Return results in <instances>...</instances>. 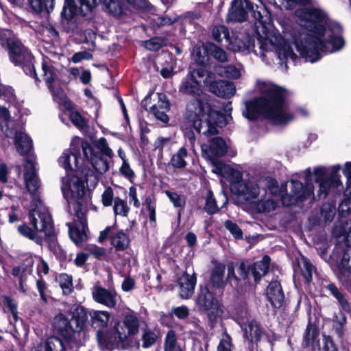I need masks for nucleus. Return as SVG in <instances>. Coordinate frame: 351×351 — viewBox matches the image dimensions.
<instances>
[{
  "instance_id": "58836bf2",
  "label": "nucleus",
  "mask_w": 351,
  "mask_h": 351,
  "mask_svg": "<svg viewBox=\"0 0 351 351\" xmlns=\"http://www.w3.org/2000/svg\"><path fill=\"white\" fill-rule=\"evenodd\" d=\"M207 49H208L210 55L216 60L221 62H225L228 60V53L215 44L210 43H207Z\"/></svg>"
},
{
  "instance_id": "423d86ee",
  "label": "nucleus",
  "mask_w": 351,
  "mask_h": 351,
  "mask_svg": "<svg viewBox=\"0 0 351 351\" xmlns=\"http://www.w3.org/2000/svg\"><path fill=\"white\" fill-rule=\"evenodd\" d=\"M223 116L212 109L210 105L201 98L190 100L186 107L184 121L198 133L208 136L219 133L217 126Z\"/></svg>"
},
{
  "instance_id": "6ab92c4d",
  "label": "nucleus",
  "mask_w": 351,
  "mask_h": 351,
  "mask_svg": "<svg viewBox=\"0 0 351 351\" xmlns=\"http://www.w3.org/2000/svg\"><path fill=\"white\" fill-rule=\"evenodd\" d=\"M42 69L44 80L51 90L54 99L58 102H62L64 99V95L58 82L57 71L52 65L47 62L43 63Z\"/></svg>"
},
{
  "instance_id": "5fc2aeb1",
  "label": "nucleus",
  "mask_w": 351,
  "mask_h": 351,
  "mask_svg": "<svg viewBox=\"0 0 351 351\" xmlns=\"http://www.w3.org/2000/svg\"><path fill=\"white\" fill-rule=\"evenodd\" d=\"M165 193L175 207H184L185 204V198L183 195L169 191H165Z\"/></svg>"
},
{
  "instance_id": "4d7b16f0",
  "label": "nucleus",
  "mask_w": 351,
  "mask_h": 351,
  "mask_svg": "<svg viewBox=\"0 0 351 351\" xmlns=\"http://www.w3.org/2000/svg\"><path fill=\"white\" fill-rule=\"evenodd\" d=\"M302 274L306 278V281L309 282L312 280V274L315 269V267L311 264V263L307 258H302Z\"/></svg>"
},
{
  "instance_id": "ddd939ff",
  "label": "nucleus",
  "mask_w": 351,
  "mask_h": 351,
  "mask_svg": "<svg viewBox=\"0 0 351 351\" xmlns=\"http://www.w3.org/2000/svg\"><path fill=\"white\" fill-rule=\"evenodd\" d=\"M8 50L11 62L21 66L27 75L37 80L33 63L34 58L28 49L20 41L14 39L8 42Z\"/></svg>"
},
{
  "instance_id": "a19ab883",
  "label": "nucleus",
  "mask_w": 351,
  "mask_h": 351,
  "mask_svg": "<svg viewBox=\"0 0 351 351\" xmlns=\"http://www.w3.org/2000/svg\"><path fill=\"white\" fill-rule=\"evenodd\" d=\"M130 211V208L127 202L119 197H116L114 199L113 212L114 214L121 217H127Z\"/></svg>"
},
{
  "instance_id": "603ef678",
  "label": "nucleus",
  "mask_w": 351,
  "mask_h": 351,
  "mask_svg": "<svg viewBox=\"0 0 351 351\" xmlns=\"http://www.w3.org/2000/svg\"><path fill=\"white\" fill-rule=\"evenodd\" d=\"M95 146L104 154L109 158L114 156L113 151L109 147L108 143L105 138H99L95 141Z\"/></svg>"
},
{
  "instance_id": "4468645a",
  "label": "nucleus",
  "mask_w": 351,
  "mask_h": 351,
  "mask_svg": "<svg viewBox=\"0 0 351 351\" xmlns=\"http://www.w3.org/2000/svg\"><path fill=\"white\" fill-rule=\"evenodd\" d=\"M195 307L201 312L206 313L211 322H216L223 313L218 300L207 287H201L195 298Z\"/></svg>"
},
{
  "instance_id": "338daca9",
  "label": "nucleus",
  "mask_w": 351,
  "mask_h": 351,
  "mask_svg": "<svg viewBox=\"0 0 351 351\" xmlns=\"http://www.w3.org/2000/svg\"><path fill=\"white\" fill-rule=\"evenodd\" d=\"M346 197L341 202L339 206V213L342 215H348L351 211V195H346Z\"/></svg>"
},
{
  "instance_id": "4be33fe9",
  "label": "nucleus",
  "mask_w": 351,
  "mask_h": 351,
  "mask_svg": "<svg viewBox=\"0 0 351 351\" xmlns=\"http://www.w3.org/2000/svg\"><path fill=\"white\" fill-rule=\"evenodd\" d=\"M196 277L184 274L178 279V295L182 299H189L194 293Z\"/></svg>"
},
{
  "instance_id": "864d4df0",
  "label": "nucleus",
  "mask_w": 351,
  "mask_h": 351,
  "mask_svg": "<svg viewBox=\"0 0 351 351\" xmlns=\"http://www.w3.org/2000/svg\"><path fill=\"white\" fill-rule=\"evenodd\" d=\"M204 209L209 214L215 213L218 212L219 209V206L217 205L215 199L213 197V193L211 191H208Z\"/></svg>"
},
{
  "instance_id": "cd10ccee",
  "label": "nucleus",
  "mask_w": 351,
  "mask_h": 351,
  "mask_svg": "<svg viewBox=\"0 0 351 351\" xmlns=\"http://www.w3.org/2000/svg\"><path fill=\"white\" fill-rule=\"evenodd\" d=\"M244 337L249 341L257 343L263 335V330L259 324L253 320H250L247 324L242 328Z\"/></svg>"
},
{
  "instance_id": "f704fd0d",
  "label": "nucleus",
  "mask_w": 351,
  "mask_h": 351,
  "mask_svg": "<svg viewBox=\"0 0 351 351\" xmlns=\"http://www.w3.org/2000/svg\"><path fill=\"white\" fill-rule=\"evenodd\" d=\"M18 232L21 235L26 237L38 245H41L43 241V236L40 235V232H37L29 227L26 223H23L17 227Z\"/></svg>"
},
{
  "instance_id": "0eeeda50",
  "label": "nucleus",
  "mask_w": 351,
  "mask_h": 351,
  "mask_svg": "<svg viewBox=\"0 0 351 351\" xmlns=\"http://www.w3.org/2000/svg\"><path fill=\"white\" fill-rule=\"evenodd\" d=\"M256 43L249 36H245L243 38H237L232 45V50L245 53L254 52L256 55L260 56L263 60L267 56L266 53H271L274 51L276 55L280 60L281 65L285 64V69H287V64L289 60L294 62L297 58V55L293 52L290 44L288 43V38H283L279 34H276V40L272 42L271 47L268 45L265 49L260 51L258 37L256 32Z\"/></svg>"
},
{
  "instance_id": "c756f323",
  "label": "nucleus",
  "mask_w": 351,
  "mask_h": 351,
  "mask_svg": "<svg viewBox=\"0 0 351 351\" xmlns=\"http://www.w3.org/2000/svg\"><path fill=\"white\" fill-rule=\"evenodd\" d=\"M15 145L21 155L27 154L32 147V143L29 137L22 132H17L15 134Z\"/></svg>"
},
{
  "instance_id": "c9c22d12",
  "label": "nucleus",
  "mask_w": 351,
  "mask_h": 351,
  "mask_svg": "<svg viewBox=\"0 0 351 351\" xmlns=\"http://www.w3.org/2000/svg\"><path fill=\"white\" fill-rule=\"evenodd\" d=\"M82 15V8H78L74 3L73 0H65L64 5L61 12V16L66 20L72 19L75 15Z\"/></svg>"
},
{
  "instance_id": "a18cd8bd",
  "label": "nucleus",
  "mask_w": 351,
  "mask_h": 351,
  "mask_svg": "<svg viewBox=\"0 0 351 351\" xmlns=\"http://www.w3.org/2000/svg\"><path fill=\"white\" fill-rule=\"evenodd\" d=\"M59 285L64 294H69L73 291L72 277L66 274H61L58 278Z\"/></svg>"
},
{
  "instance_id": "774afa93",
  "label": "nucleus",
  "mask_w": 351,
  "mask_h": 351,
  "mask_svg": "<svg viewBox=\"0 0 351 351\" xmlns=\"http://www.w3.org/2000/svg\"><path fill=\"white\" fill-rule=\"evenodd\" d=\"M343 173L348 180V185L344 193H346V195H351V162L346 163Z\"/></svg>"
},
{
  "instance_id": "dca6fc26",
  "label": "nucleus",
  "mask_w": 351,
  "mask_h": 351,
  "mask_svg": "<svg viewBox=\"0 0 351 351\" xmlns=\"http://www.w3.org/2000/svg\"><path fill=\"white\" fill-rule=\"evenodd\" d=\"M210 82L211 73L203 68H199L187 75L180 86V92L199 97L202 94V85L208 86Z\"/></svg>"
},
{
  "instance_id": "c03bdc74",
  "label": "nucleus",
  "mask_w": 351,
  "mask_h": 351,
  "mask_svg": "<svg viewBox=\"0 0 351 351\" xmlns=\"http://www.w3.org/2000/svg\"><path fill=\"white\" fill-rule=\"evenodd\" d=\"M326 287L330 293L337 298L342 308L346 311H348L350 310L349 304L343 295L339 291L337 287L332 283L328 284Z\"/></svg>"
},
{
  "instance_id": "7ed1b4c3",
  "label": "nucleus",
  "mask_w": 351,
  "mask_h": 351,
  "mask_svg": "<svg viewBox=\"0 0 351 351\" xmlns=\"http://www.w3.org/2000/svg\"><path fill=\"white\" fill-rule=\"evenodd\" d=\"M82 150L84 158L88 161L95 171L103 174L109 169V164L101 154L95 152L90 144L84 141L80 137H74L71 142L69 150L64 151L58 159L59 164L66 171L78 170L81 171L86 182H90L92 186H95L98 182V178L95 173L88 169H82L79 166L77 155L80 150Z\"/></svg>"
},
{
  "instance_id": "6e6d98bb",
  "label": "nucleus",
  "mask_w": 351,
  "mask_h": 351,
  "mask_svg": "<svg viewBox=\"0 0 351 351\" xmlns=\"http://www.w3.org/2000/svg\"><path fill=\"white\" fill-rule=\"evenodd\" d=\"M114 192L110 186L107 187L101 195V203L104 206L108 207L114 204Z\"/></svg>"
},
{
  "instance_id": "412c9836",
  "label": "nucleus",
  "mask_w": 351,
  "mask_h": 351,
  "mask_svg": "<svg viewBox=\"0 0 351 351\" xmlns=\"http://www.w3.org/2000/svg\"><path fill=\"white\" fill-rule=\"evenodd\" d=\"M24 169L25 187L29 193L34 194L40 187V180L36 171V164L32 160L27 159Z\"/></svg>"
},
{
  "instance_id": "37998d69",
  "label": "nucleus",
  "mask_w": 351,
  "mask_h": 351,
  "mask_svg": "<svg viewBox=\"0 0 351 351\" xmlns=\"http://www.w3.org/2000/svg\"><path fill=\"white\" fill-rule=\"evenodd\" d=\"M193 54L195 56L196 61L199 64H206L209 60V52L207 49V43L202 46H197L194 49Z\"/></svg>"
},
{
  "instance_id": "2eb2a0df",
  "label": "nucleus",
  "mask_w": 351,
  "mask_h": 351,
  "mask_svg": "<svg viewBox=\"0 0 351 351\" xmlns=\"http://www.w3.org/2000/svg\"><path fill=\"white\" fill-rule=\"evenodd\" d=\"M29 219L33 228L44 233L45 237L53 234V226L48 208L40 200H35V207L29 211Z\"/></svg>"
},
{
  "instance_id": "a878e982",
  "label": "nucleus",
  "mask_w": 351,
  "mask_h": 351,
  "mask_svg": "<svg viewBox=\"0 0 351 351\" xmlns=\"http://www.w3.org/2000/svg\"><path fill=\"white\" fill-rule=\"evenodd\" d=\"M169 110V103L164 94H158L157 104L150 108V112L158 120L163 123L169 121L167 112Z\"/></svg>"
},
{
  "instance_id": "20e7f679",
  "label": "nucleus",
  "mask_w": 351,
  "mask_h": 351,
  "mask_svg": "<svg viewBox=\"0 0 351 351\" xmlns=\"http://www.w3.org/2000/svg\"><path fill=\"white\" fill-rule=\"evenodd\" d=\"M252 12L256 20V32L259 36L260 51L267 46H272V42L276 40L275 33L270 30V17L267 14L264 7L254 5L250 0H233L229 10L228 19L231 21L243 22L247 19L249 12Z\"/></svg>"
},
{
  "instance_id": "49530a36",
  "label": "nucleus",
  "mask_w": 351,
  "mask_h": 351,
  "mask_svg": "<svg viewBox=\"0 0 351 351\" xmlns=\"http://www.w3.org/2000/svg\"><path fill=\"white\" fill-rule=\"evenodd\" d=\"M47 351H64L65 346L62 339L51 337L46 341Z\"/></svg>"
},
{
  "instance_id": "052dcab7",
  "label": "nucleus",
  "mask_w": 351,
  "mask_h": 351,
  "mask_svg": "<svg viewBox=\"0 0 351 351\" xmlns=\"http://www.w3.org/2000/svg\"><path fill=\"white\" fill-rule=\"evenodd\" d=\"M225 227L230 232L235 239H239L243 237V232L237 223L228 220L225 222Z\"/></svg>"
},
{
  "instance_id": "e2e57ef3",
  "label": "nucleus",
  "mask_w": 351,
  "mask_h": 351,
  "mask_svg": "<svg viewBox=\"0 0 351 351\" xmlns=\"http://www.w3.org/2000/svg\"><path fill=\"white\" fill-rule=\"evenodd\" d=\"M156 335L150 331L145 332L142 336L143 347L149 348L154 345L156 341Z\"/></svg>"
},
{
  "instance_id": "f8f14e48",
  "label": "nucleus",
  "mask_w": 351,
  "mask_h": 351,
  "mask_svg": "<svg viewBox=\"0 0 351 351\" xmlns=\"http://www.w3.org/2000/svg\"><path fill=\"white\" fill-rule=\"evenodd\" d=\"M86 321L83 310L77 311L72 315L60 313L53 318V328L62 336L69 337L73 332L82 330Z\"/></svg>"
},
{
  "instance_id": "72a5a7b5",
  "label": "nucleus",
  "mask_w": 351,
  "mask_h": 351,
  "mask_svg": "<svg viewBox=\"0 0 351 351\" xmlns=\"http://www.w3.org/2000/svg\"><path fill=\"white\" fill-rule=\"evenodd\" d=\"M32 10L37 13H50L54 8V0H28Z\"/></svg>"
},
{
  "instance_id": "de8ad7c7",
  "label": "nucleus",
  "mask_w": 351,
  "mask_h": 351,
  "mask_svg": "<svg viewBox=\"0 0 351 351\" xmlns=\"http://www.w3.org/2000/svg\"><path fill=\"white\" fill-rule=\"evenodd\" d=\"M336 213V208L333 204L325 203L321 208V215L326 222H330L333 220Z\"/></svg>"
},
{
  "instance_id": "a211bd4d",
  "label": "nucleus",
  "mask_w": 351,
  "mask_h": 351,
  "mask_svg": "<svg viewBox=\"0 0 351 351\" xmlns=\"http://www.w3.org/2000/svg\"><path fill=\"white\" fill-rule=\"evenodd\" d=\"M305 180L306 185L304 187L302 183L298 180H291V191L289 195H285L282 197V202L285 206H290L298 201H303L313 193V187L308 182L311 178L310 169H306Z\"/></svg>"
},
{
  "instance_id": "8fccbe9b",
  "label": "nucleus",
  "mask_w": 351,
  "mask_h": 351,
  "mask_svg": "<svg viewBox=\"0 0 351 351\" xmlns=\"http://www.w3.org/2000/svg\"><path fill=\"white\" fill-rule=\"evenodd\" d=\"M217 351H234V346L232 344L231 337L224 332L217 346Z\"/></svg>"
},
{
  "instance_id": "e433bc0d",
  "label": "nucleus",
  "mask_w": 351,
  "mask_h": 351,
  "mask_svg": "<svg viewBox=\"0 0 351 351\" xmlns=\"http://www.w3.org/2000/svg\"><path fill=\"white\" fill-rule=\"evenodd\" d=\"M111 243L117 250H123L129 245L130 239L127 234L119 231L111 238Z\"/></svg>"
},
{
  "instance_id": "f3484780",
  "label": "nucleus",
  "mask_w": 351,
  "mask_h": 351,
  "mask_svg": "<svg viewBox=\"0 0 351 351\" xmlns=\"http://www.w3.org/2000/svg\"><path fill=\"white\" fill-rule=\"evenodd\" d=\"M339 166H334L328 176H326L327 169L324 167H317L314 169L315 180L319 183L317 196L320 199L325 198L328 193L335 188L341 185L340 176L338 172Z\"/></svg>"
},
{
  "instance_id": "39448f33",
  "label": "nucleus",
  "mask_w": 351,
  "mask_h": 351,
  "mask_svg": "<svg viewBox=\"0 0 351 351\" xmlns=\"http://www.w3.org/2000/svg\"><path fill=\"white\" fill-rule=\"evenodd\" d=\"M235 180L231 182L232 193L242 196L251 209L257 213L272 212L278 207V201L267 194L262 183L256 184L254 179H241V173L234 171Z\"/></svg>"
},
{
  "instance_id": "473e14b6",
  "label": "nucleus",
  "mask_w": 351,
  "mask_h": 351,
  "mask_svg": "<svg viewBox=\"0 0 351 351\" xmlns=\"http://www.w3.org/2000/svg\"><path fill=\"white\" fill-rule=\"evenodd\" d=\"M215 71L221 77L233 80L239 79L241 76V69L234 65H218L215 66Z\"/></svg>"
},
{
  "instance_id": "6e6552de",
  "label": "nucleus",
  "mask_w": 351,
  "mask_h": 351,
  "mask_svg": "<svg viewBox=\"0 0 351 351\" xmlns=\"http://www.w3.org/2000/svg\"><path fill=\"white\" fill-rule=\"evenodd\" d=\"M138 320L132 315L125 316L122 322L117 323L110 332H97L99 346L103 350L113 348L126 349L130 336L138 331Z\"/></svg>"
},
{
  "instance_id": "4c0bfd02",
  "label": "nucleus",
  "mask_w": 351,
  "mask_h": 351,
  "mask_svg": "<svg viewBox=\"0 0 351 351\" xmlns=\"http://www.w3.org/2000/svg\"><path fill=\"white\" fill-rule=\"evenodd\" d=\"M338 267L340 273L343 276L350 278L351 276V249L348 250L343 254Z\"/></svg>"
},
{
  "instance_id": "393cba45",
  "label": "nucleus",
  "mask_w": 351,
  "mask_h": 351,
  "mask_svg": "<svg viewBox=\"0 0 351 351\" xmlns=\"http://www.w3.org/2000/svg\"><path fill=\"white\" fill-rule=\"evenodd\" d=\"M251 268L244 262L240 263H230L228 265L227 279L239 281L247 278Z\"/></svg>"
},
{
  "instance_id": "79ce46f5",
  "label": "nucleus",
  "mask_w": 351,
  "mask_h": 351,
  "mask_svg": "<svg viewBox=\"0 0 351 351\" xmlns=\"http://www.w3.org/2000/svg\"><path fill=\"white\" fill-rule=\"evenodd\" d=\"M178 349H182L177 343V337L176 332L171 330L167 333L165 342L164 350L165 351H176Z\"/></svg>"
},
{
  "instance_id": "3c124183",
  "label": "nucleus",
  "mask_w": 351,
  "mask_h": 351,
  "mask_svg": "<svg viewBox=\"0 0 351 351\" xmlns=\"http://www.w3.org/2000/svg\"><path fill=\"white\" fill-rule=\"evenodd\" d=\"M213 38L217 42H221L223 39H228L229 32L226 27L223 25L215 26L212 32Z\"/></svg>"
},
{
  "instance_id": "ea45409f",
  "label": "nucleus",
  "mask_w": 351,
  "mask_h": 351,
  "mask_svg": "<svg viewBox=\"0 0 351 351\" xmlns=\"http://www.w3.org/2000/svg\"><path fill=\"white\" fill-rule=\"evenodd\" d=\"M188 153L185 147H182L178 149L171 159V164L176 168H184L186 165L185 158Z\"/></svg>"
},
{
  "instance_id": "0e129e2a",
  "label": "nucleus",
  "mask_w": 351,
  "mask_h": 351,
  "mask_svg": "<svg viewBox=\"0 0 351 351\" xmlns=\"http://www.w3.org/2000/svg\"><path fill=\"white\" fill-rule=\"evenodd\" d=\"M162 40L160 38H154L144 42V46L150 51H158L162 45Z\"/></svg>"
},
{
  "instance_id": "aec40b11",
  "label": "nucleus",
  "mask_w": 351,
  "mask_h": 351,
  "mask_svg": "<svg viewBox=\"0 0 351 351\" xmlns=\"http://www.w3.org/2000/svg\"><path fill=\"white\" fill-rule=\"evenodd\" d=\"M93 300L108 308L115 307L119 297L114 290L106 289L101 287L95 286L92 291Z\"/></svg>"
},
{
  "instance_id": "9b49d317",
  "label": "nucleus",
  "mask_w": 351,
  "mask_h": 351,
  "mask_svg": "<svg viewBox=\"0 0 351 351\" xmlns=\"http://www.w3.org/2000/svg\"><path fill=\"white\" fill-rule=\"evenodd\" d=\"M215 135L202 144V154L206 160L210 161L213 165L212 171L221 174L226 167L222 163L217 162V160L225 156L228 151V146L221 137Z\"/></svg>"
},
{
  "instance_id": "5701e85b",
  "label": "nucleus",
  "mask_w": 351,
  "mask_h": 351,
  "mask_svg": "<svg viewBox=\"0 0 351 351\" xmlns=\"http://www.w3.org/2000/svg\"><path fill=\"white\" fill-rule=\"evenodd\" d=\"M213 77L211 73V82L208 85L212 93L221 97H230L235 93L236 89L232 82L225 80L213 81Z\"/></svg>"
},
{
  "instance_id": "69168bd1",
  "label": "nucleus",
  "mask_w": 351,
  "mask_h": 351,
  "mask_svg": "<svg viewBox=\"0 0 351 351\" xmlns=\"http://www.w3.org/2000/svg\"><path fill=\"white\" fill-rule=\"evenodd\" d=\"M146 208L149 211V217L151 221H156V202L151 197H147L145 199Z\"/></svg>"
},
{
  "instance_id": "9d476101",
  "label": "nucleus",
  "mask_w": 351,
  "mask_h": 351,
  "mask_svg": "<svg viewBox=\"0 0 351 351\" xmlns=\"http://www.w3.org/2000/svg\"><path fill=\"white\" fill-rule=\"evenodd\" d=\"M82 8V15L85 16L95 8L99 1H102L106 10L114 16L124 13L128 5L141 9L147 6V0H78Z\"/></svg>"
},
{
  "instance_id": "1a4fd4ad",
  "label": "nucleus",
  "mask_w": 351,
  "mask_h": 351,
  "mask_svg": "<svg viewBox=\"0 0 351 351\" xmlns=\"http://www.w3.org/2000/svg\"><path fill=\"white\" fill-rule=\"evenodd\" d=\"M61 189L69 204H72L75 211L84 209L82 204L89 197L86 194L84 181L77 175H67L62 178Z\"/></svg>"
},
{
  "instance_id": "680f3d73",
  "label": "nucleus",
  "mask_w": 351,
  "mask_h": 351,
  "mask_svg": "<svg viewBox=\"0 0 351 351\" xmlns=\"http://www.w3.org/2000/svg\"><path fill=\"white\" fill-rule=\"evenodd\" d=\"M72 123L78 128L83 129L86 126V121L77 112H72L70 114Z\"/></svg>"
},
{
  "instance_id": "c85d7f7f",
  "label": "nucleus",
  "mask_w": 351,
  "mask_h": 351,
  "mask_svg": "<svg viewBox=\"0 0 351 351\" xmlns=\"http://www.w3.org/2000/svg\"><path fill=\"white\" fill-rule=\"evenodd\" d=\"M91 326L95 328H104L107 327L110 313L106 311L91 310L88 313Z\"/></svg>"
},
{
  "instance_id": "f257e3e1",
  "label": "nucleus",
  "mask_w": 351,
  "mask_h": 351,
  "mask_svg": "<svg viewBox=\"0 0 351 351\" xmlns=\"http://www.w3.org/2000/svg\"><path fill=\"white\" fill-rule=\"evenodd\" d=\"M295 18L300 26L310 32L295 33L292 37V43L306 61L315 62L320 59L321 51L332 53L344 46L340 25H329L326 14L320 8L298 9Z\"/></svg>"
},
{
  "instance_id": "09e8293b",
  "label": "nucleus",
  "mask_w": 351,
  "mask_h": 351,
  "mask_svg": "<svg viewBox=\"0 0 351 351\" xmlns=\"http://www.w3.org/2000/svg\"><path fill=\"white\" fill-rule=\"evenodd\" d=\"M256 184L262 183L263 186L267 189H268L272 195H278L280 193V189L278 182L272 178H267L258 181L254 180Z\"/></svg>"
},
{
  "instance_id": "13d9d810",
  "label": "nucleus",
  "mask_w": 351,
  "mask_h": 351,
  "mask_svg": "<svg viewBox=\"0 0 351 351\" xmlns=\"http://www.w3.org/2000/svg\"><path fill=\"white\" fill-rule=\"evenodd\" d=\"M317 337L318 334L316 330L312 326L308 325L304 337L306 346L313 345L317 341Z\"/></svg>"
},
{
  "instance_id": "f03ea898",
  "label": "nucleus",
  "mask_w": 351,
  "mask_h": 351,
  "mask_svg": "<svg viewBox=\"0 0 351 351\" xmlns=\"http://www.w3.org/2000/svg\"><path fill=\"white\" fill-rule=\"evenodd\" d=\"M256 89L262 97L245 103L243 114L247 119L254 120L263 116L278 125L285 124L293 119L281 88L270 82L258 80Z\"/></svg>"
},
{
  "instance_id": "7c9ffc66",
  "label": "nucleus",
  "mask_w": 351,
  "mask_h": 351,
  "mask_svg": "<svg viewBox=\"0 0 351 351\" xmlns=\"http://www.w3.org/2000/svg\"><path fill=\"white\" fill-rule=\"evenodd\" d=\"M225 265L217 263L210 274V282L214 287L221 288L226 284L224 279Z\"/></svg>"
},
{
  "instance_id": "bb28decb",
  "label": "nucleus",
  "mask_w": 351,
  "mask_h": 351,
  "mask_svg": "<svg viewBox=\"0 0 351 351\" xmlns=\"http://www.w3.org/2000/svg\"><path fill=\"white\" fill-rule=\"evenodd\" d=\"M267 295L271 304L275 308L282 306L285 296L280 283L277 281L271 282L267 290Z\"/></svg>"
},
{
  "instance_id": "b1692460",
  "label": "nucleus",
  "mask_w": 351,
  "mask_h": 351,
  "mask_svg": "<svg viewBox=\"0 0 351 351\" xmlns=\"http://www.w3.org/2000/svg\"><path fill=\"white\" fill-rule=\"evenodd\" d=\"M75 215L77 219L80 220V225L79 227L73 226L68 223L69 227V235L72 241L76 244L80 245L86 239V234L85 232V226H84V209H80V210H76Z\"/></svg>"
},
{
  "instance_id": "bf43d9fd",
  "label": "nucleus",
  "mask_w": 351,
  "mask_h": 351,
  "mask_svg": "<svg viewBox=\"0 0 351 351\" xmlns=\"http://www.w3.org/2000/svg\"><path fill=\"white\" fill-rule=\"evenodd\" d=\"M234 319L241 328L244 327L245 324H247L250 320H252L247 311L244 309L237 311Z\"/></svg>"
},
{
  "instance_id": "2f4dec72",
  "label": "nucleus",
  "mask_w": 351,
  "mask_h": 351,
  "mask_svg": "<svg viewBox=\"0 0 351 351\" xmlns=\"http://www.w3.org/2000/svg\"><path fill=\"white\" fill-rule=\"evenodd\" d=\"M270 258L268 256H265L261 261L254 263L252 267L251 271L255 281L259 280L267 272Z\"/></svg>"
}]
</instances>
